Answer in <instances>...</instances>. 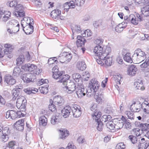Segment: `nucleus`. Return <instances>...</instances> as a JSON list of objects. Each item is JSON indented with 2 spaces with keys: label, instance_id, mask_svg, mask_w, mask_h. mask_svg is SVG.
Wrapping results in <instances>:
<instances>
[{
  "label": "nucleus",
  "instance_id": "59",
  "mask_svg": "<svg viewBox=\"0 0 149 149\" xmlns=\"http://www.w3.org/2000/svg\"><path fill=\"white\" fill-rule=\"evenodd\" d=\"M17 5H18L17 2L15 0L12 1L9 3L10 6L12 7H14L15 9V6H16Z\"/></svg>",
  "mask_w": 149,
  "mask_h": 149
},
{
  "label": "nucleus",
  "instance_id": "53",
  "mask_svg": "<svg viewBox=\"0 0 149 149\" xmlns=\"http://www.w3.org/2000/svg\"><path fill=\"white\" fill-rule=\"evenodd\" d=\"M85 1V0H75V5H76L77 6H81L84 4Z\"/></svg>",
  "mask_w": 149,
  "mask_h": 149
},
{
  "label": "nucleus",
  "instance_id": "2",
  "mask_svg": "<svg viewBox=\"0 0 149 149\" xmlns=\"http://www.w3.org/2000/svg\"><path fill=\"white\" fill-rule=\"evenodd\" d=\"M26 104V100L24 96H20V97L17 98L16 106L18 109H20V112L22 113V112L25 111Z\"/></svg>",
  "mask_w": 149,
  "mask_h": 149
},
{
  "label": "nucleus",
  "instance_id": "51",
  "mask_svg": "<svg viewBox=\"0 0 149 149\" xmlns=\"http://www.w3.org/2000/svg\"><path fill=\"white\" fill-rule=\"evenodd\" d=\"M125 148V146L123 143H119L116 146L115 149H124Z\"/></svg>",
  "mask_w": 149,
  "mask_h": 149
},
{
  "label": "nucleus",
  "instance_id": "45",
  "mask_svg": "<svg viewBox=\"0 0 149 149\" xmlns=\"http://www.w3.org/2000/svg\"><path fill=\"white\" fill-rule=\"evenodd\" d=\"M104 112L110 114L112 113L114 111L113 107L110 106H108L104 109Z\"/></svg>",
  "mask_w": 149,
  "mask_h": 149
},
{
  "label": "nucleus",
  "instance_id": "14",
  "mask_svg": "<svg viewBox=\"0 0 149 149\" xmlns=\"http://www.w3.org/2000/svg\"><path fill=\"white\" fill-rule=\"evenodd\" d=\"M75 7L74 2L73 1L66 2L63 6L64 10L67 12L69 10V9L74 8Z\"/></svg>",
  "mask_w": 149,
  "mask_h": 149
},
{
  "label": "nucleus",
  "instance_id": "40",
  "mask_svg": "<svg viewBox=\"0 0 149 149\" xmlns=\"http://www.w3.org/2000/svg\"><path fill=\"white\" fill-rule=\"evenodd\" d=\"M4 47L6 49L4 50V53L5 54H10L12 50L13 49L12 47L10 46V45H8L6 44L4 45Z\"/></svg>",
  "mask_w": 149,
  "mask_h": 149
},
{
  "label": "nucleus",
  "instance_id": "15",
  "mask_svg": "<svg viewBox=\"0 0 149 149\" xmlns=\"http://www.w3.org/2000/svg\"><path fill=\"white\" fill-rule=\"evenodd\" d=\"M37 66L32 64L28 63L26 64L22 67V69L26 71H32L36 70Z\"/></svg>",
  "mask_w": 149,
  "mask_h": 149
},
{
  "label": "nucleus",
  "instance_id": "6",
  "mask_svg": "<svg viewBox=\"0 0 149 149\" xmlns=\"http://www.w3.org/2000/svg\"><path fill=\"white\" fill-rule=\"evenodd\" d=\"M76 90V92L78 97L80 98L85 96L86 93H89V89L85 90L83 86L82 85H78Z\"/></svg>",
  "mask_w": 149,
  "mask_h": 149
},
{
  "label": "nucleus",
  "instance_id": "23",
  "mask_svg": "<svg viewBox=\"0 0 149 149\" xmlns=\"http://www.w3.org/2000/svg\"><path fill=\"white\" fill-rule=\"evenodd\" d=\"M10 27H13V33H15L18 32L19 30V24H17V21L13 20L10 23Z\"/></svg>",
  "mask_w": 149,
  "mask_h": 149
},
{
  "label": "nucleus",
  "instance_id": "48",
  "mask_svg": "<svg viewBox=\"0 0 149 149\" xmlns=\"http://www.w3.org/2000/svg\"><path fill=\"white\" fill-rule=\"evenodd\" d=\"M72 31L73 34H74L76 32L78 33H80L81 30L80 28V26L77 25H75V27L73 29L72 28Z\"/></svg>",
  "mask_w": 149,
  "mask_h": 149
},
{
  "label": "nucleus",
  "instance_id": "26",
  "mask_svg": "<svg viewBox=\"0 0 149 149\" xmlns=\"http://www.w3.org/2000/svg\"><path fill=\"white\" fill-rule=\"evenodd\" d=\"M23 149L21 148L18 147L16 143L14 141H11L8 143L6 148L5 149Z\"/></svg>",
  "mask_w": 149,
  "mask_h": 149
},
{
  "label": "nucleus",
  "instance_id": "12",
  "mask_svg": "<svg viewBox=\"0 0 149 149\" xmlns=\"http://www.w3.org/2000/svg\"><path fill=\"white\" fill-rule=\"evenodd\" d=\"M61 58L63 59L62 61H61L62 63H67L71 60L72 55L71 54L66 52H63L62 53Z\"/></svg>",
  "mask_w": 149,
  "mask_h": 149
},
{
  "label": "nucleus",
  "instance_id": "30",
  "mask_svg": "<svg viewBox=\"0 0 149 149\" xmlns=\"http://www.w3.org/2000/svg\"><path fill=\"white\" fill-rule=\"evenodd\" d=\"M28 29L26 28L25 29L26 30L24 29H23V31L25 32L26 35H29L31 34L33 31L34 27L32 25V23L31 22L29 23Z\"/></svg>",
  "mask_w": 149,
  "mask_h": 149
},
{
  "label": "nucleus",
  "instance_id": "39",
  "mask_svg": "<svg viewBox=\"0 0 149 149\" xmlns=\"http://www.w3.org/2000/svg\"><path fill=\"white\" fill-rule=\"evenodd\" d=\"M96 106V104H93L91 108V110L94 112L93 114H92L93 118H94V117L95 116L94 114L95 113L97 114V115L98 114L101 115V113L98 111Z\"/></svg>",
  "mask_w": 149,
  "mask_h": 149
},
{
  "label": "nucleus",
  "instance_id": "11",
  "mask_svg": "<svg viewBox=\"0 0 149 149\" xmlns=\"http://www.w3.org/2000/svg\"><path fill=\"white\" fill-rule=\"evenodd\" d=\"M94 115L95 116H94V118L93 119L95 120L97 124V129L99 131H101L102 130L103 123L100 119L101 115L100 114L97 115V114L96 113L94 114Z\"/></svg>",
  "mask_w": 149,
  "mask_h": 149
},
{
  "label": "nucleus",
  "instance_id": "33",
  "mask_svg": "<svg viewBox=\"0 0 149 149\" xmlns=\"http://www.w3.org/2000/svg\"><path fill=\"white\" fill-rule=\"evenodd\" d=\"M60 134L59 137L60 139H64L66 137H67L69 135V132L67 131H65V130H59Z\"/></svg>",
  "mask_w": 149,
  "mask_h": 149
},
{
  "label": "nucleus",
  "instance_id": "54",
  "mask_svg": "<svg viewBox=\"0 0 149 149\" xmlns=\"http://www.w3.org/2000/svg\"><path fill=\"white\" fill-rule=\"evenodd\" d=\"M15 14L17 17H24L25 16V13L24 10L20 11H15Z\"/></svg>",
  "mask_w": 149,
  "mask_h": 149
},
{
  "label": "nucleus",
  "instance_id": "64",
  "mask_svg": "<svg viewBox=\"0 0 149 149\" xmlns=\"http://www.w3.org/2000/svg\"><path fill=\"white\" fill-rule=\"evenodd\" d=\"M144 52L142 51L141 49L139 48L137 49L134 52V53L132 56V57L136 56H137V55H139V53H142V52Z\"/></svg>",
  "mask_w": 149,
  "mask_h": 149
},
{
  "label": "nucleus",
  "instance_id": "62",
  "mask_svg": "<svg viewBox=\"0 0 149 149\" xmlns=\"http://www.w3.org/2000/svg\"><path fill=\"white\" fill-rule=\"evenodd\" d=\"M48 82V80L47 79H42L38 81V84L40 86L44 84H47Z\"/></svg>",
  "mask_w": 149,
  "mask_h": 149
},
{
  "label": "nucleus",
  "instance_id": "25",
  "mask_svg": "<svg viewBox=\"0 0 149 149\" xmlns=\"http://www.w3.org/2000/svg\"><path fill=\"white\" fill-rule=\"evenodd\" d=\"M77 40L76 42V45L78 47H82L84 45L86 40L85 38L81 36H78L77 37Z\"/></svg>",
  "mask_w": 149,
  "mask_h": 149
},
{
  "label": "nucleus",
  "instance_id": "4",
  "mask_svg": "<svg viewBox=\"0 0 149 149\" xmlns=\"http://www.w3.org/2000/svg\"><path fill=\"white\" fill-rule=\"evenodd\" d=\"M21 79L24 82L26 83L34 82L36 81V75L30 72H28L23 74L21 77Z\"/></svg>",
  "mask_w": 149,
  "mask_h": 149
},
{
  "label": "nucleus",
  "instance_id": "58",
  "mask_svg": "<svg viewBox=\"0 0 149 149\" xmlns=\"http://www.w3.org/2000/svg\"><path fill=\"white\" fill-rule=\"evenodd\" d=\"M2 134L8 135L10 133V131L9 130L8 127H5L2 131Z\"/></svg>",
  "mask_w": 149,
  "mask_h": 149
},
{
  "label": "nucleus",
  "instance_id": "19",
  "mask_svg": "<svg viewBox=\"0 0 149 149\" xmlns=\"http://www.w3.org/2000/svg\"><path fill=\"white\" fill-rule=\"evenodd\" d=\"M146 58V54L144 52L139 53V55H137L136 56L132 57L133 60L136 61L140 62L143 61Z\"/></svg>",
  "mask_w": 149,
  "mask_h": 149
},
{
  "label": "nucleus",
  "instance_id": "47",
  "mask_svg": "<svg viewBox=\"0 0 149 149\" xmlns=\"http://www.w3.org/2000/svg\"><path fill=\"white\" fill-rule=\"evenodd\" d=\"M140 144L138 145L139 148H143L144 149L145 148L148 149V146H149L148 143H147L146 142L145 143L144 142H143V143H140Z\"/></svg>",
  "mask_w": 149,
  "mask_h": 149
},
{
  "label": "nucleus",
  "instance_id": "9",
  "mask_svg": "<svg viewBox=\"0 0 149 149\" xmlns=\"http://www.w3.org/2000/svg\"><path fill=\"white\" fill-rule=\"evenodd\" d=\"M91 84L88 87L89 93L93 92V93H96L99 88V84L98 82L95 80L92 79L91 81Z\"/></svg>",
  "mask_w": 149,
  "mask_h": 149
},
{
  "label": "nucleus",
  "instance_id": "28",
  "mask_svg": "<svg viewBox=\"0 0 149 149\" xmlns=\"http://www.w3.org/2000/svg\"><path fill=\"white\" fill-rule=\"evenodd\" d=\"M137 125L141 129L142 131H147L149 130V124L139 123Z\"/></svg>",
  "mask_w": 149,
  "mask_h": 149
},
{
  "label": "nucleus",
  "instance_id": "1",
  "mask_svg": "<svg viewBox=\"0 0 149 149\" xmlns=\"http://www.w3.org/2000/svg\"><path fill=\"white\" fill-rule=\"evenodd\" d=\"M69 78H66L65 76L62 77V79L58 81L62 83L64 86H65V89L66 91L69 93H72L77 89L76 85L72 81L69 82L68 83Z\"/></svg>",
  "mask_w": 149,
  "mask_h": 149
},
{
  "label": "nucleus",
  "instance_id": "50",
  "mask_svg": "<svg viewBox=\"0 0 149 149\" xmlns=\"http://www.w3.org/2000/svg\"><path fill=\"white\" fill-rule=\"evenodd\" d=\"M129 139L133 144L136 143L137 141V139L136 137L133 135H130L129 136Z\"/></svg>",
  "mask_w": 149,
  "mask_h": 149
},
{
  "label": "nucleus",
  "instance_id": "13",
  "mask_svg": "<svg viewBox=\"0 0 149 149\" xmlns=\"http://www.w3.org/2000/svg\"><path fill=\"white\" fill-rule=\"evenodd\" d=\"M103 48L100 45H98L95 47L94 49V52L96 54L97 56H98V59H102L100 57L102 56L103 52H102Z\"/></svg>",
  "mask_w": 149,
  "mask_h": 149
},
{
  "label": "nucleus",
  "instance_id": "35",
  "mask_svg": "<svg viewBox=\"0 0 149 149\" xmlns=\"http://www.w3.org/2000/svg\"><path fill=\"white\" fill-rule=\"evenodd\" d=\"M39 121L40 125L45 126L47 124V119L44 116H42L40 117Z\"/></svg>",
  "mask_w": 149,
  "mask_h": 149
},
{
  "label": "nucleus",
  "instance_id": "16",
  "mask_svg": "<svg viewBox=\"0 0 149 149\" xmlns=\"http://www.w3.org/2000/svg\"><path fill=\"white\" fill-rule=\"evenodd\" d=\"M24 120L22 119L18 120L14 124L15 127L17 130L22 131L24 129Z\"/></svg>",
  "mask_w": 149,
  "mask_h": 149
},
{
  "label": "nucleus",
  "instance_id": "43",
  "mask_svg": "<svg viewBox=\"0 0 149 149\" xmlns=\"http://www.w3.org/2000/svg\"><path fill=\"white\" fill-rule=\"evenodd\" d=\"M96 95H94V97L95 99H96V101L97 102L100 103L102 102V99L103 98V95L102 94H99L97 93H95Z\"/></svg>",
  "mask_w": 149,
  "mask_h": 149
},
{
  "label": "nucleus",
  "instance_id": "46",
  "mask_svg": "<svg viewBox=\"0 0 149 149\" xmlns=\"http://www.w3.org/2000/svg\"><path fill=\"white\" fill-rule=\"evenodd\" d=\"M72 77L77 82H79V80L81 79V75L77 73H75L73 74Z\"/></svg>",
  "mask_w": 149,
  "mask_h": 149
},
{
  "label": "nucleus",
  "instance_id": "7",
  "mask_svg": "<svg viewBox=\"0 0 149 149\" xmlns=\"http://www.w3.org/2000/svg\"><path fill=\"white\" fill-rule=\"evenodd\" d=\"M146 104L143 102L141 104L139 101L134 102L130 106V109L132 111H134L136 110V111L139 112L141 109L144 107V105H146Z\"/></svg>",
  "mask_w": 149,
  "mask_h": 149
},
{
  "label": "nucleus",
  "instance_id": "3",
  "mask_svg": "<svg viewBox=\"0 0 149 149\" xmlns=\"http://www.w3.org/2000/svg\"><path fill=\"white\" fill-rule=\"evenodd\" d=\"M20 114H21L22 116H24V115L25 114L21 113L19 111L11 110H8L6 112L5 116L7 119H8L9 120L10 119L14 120L17 118L20 117L21 116Z\"/></svg>",
  "mask_w": 149,
  "mask_h": 149
},
{
  "label": "nucleus",
  "instance_id": "44",
  "mask_svg": "<svg viewBox=\"0 0 149 149\" xmlns=\"http://www.w3.org/2000/svg\"><path fill=\"white\" fill-rule=\"evenodd\" d=\"M114 124V123L113 121H108L106 123V126L107 128L109 129L110 130H113L114 128L115 129V126Z\"/></svg>",
  "mask_w": 149,
  "mask_h": 149
},
{
  "label": "nucleus",
  "instance_id": "56",
  "mask_svg": "<svg viewBox=\"0 0 149 149\" xmlns=\"http://www.w3.org/2000/svg\"><path fill=\"white\" fill-rule=\"evenodd\" d=\"M15 11H21L24 10V8L22 5L18 4L15 6Z\"/></svg>",
  "mask_w": 149,
  "mask_h": 149
},
{
  "label": "nucleus",
  "instance_id": "60",
  "mask_svg": "<svg viewBox=\"0 0 149 149\" xmlns=\"http://www.w3.org/2000/svg\"><path fill=\"white\" fill-rule=\"evenodd\" d=\"M48 108L49 110L52 112H55L56 110V106L53 104L51 103V104H49Z\"/></svg>",
  "mask_w": 149,
  "mask_h": 149
},
{
  "label": "nucleus",
  "instance_id": "61",
  "mask_svg": "<svg viewBox=\"0 0 149 149\" xmlns=\"http://www.w3.org/2000/svg\"><path fill=\"white\" fill-rule=\"evenodd\" d=\"M40 92L43 94H46L48 92V89L47 87H41L40 89Z\"/></svg>",
  "mask_w": 149,
  "mask_h": 149
},
{
  "label": "nucleus",
  "instance_id": "41",
  "mask_svg": "<svg viewBox=\"0 0 149 149\" xmlns=\"http://www.w3.org/2000/svg\"><path fill=\"white\" fill-rule=\"evenodd\" d=\"M123 59L126 62L130 63H132V60H133L132 58V56L131 57L130 53L124 56Z\"/></svg>",
  "mask_w": 149,
  "mask_h": 149
},
{
  "label": "nucleus",
  "instance_id": "18",
  "mask_svg": "<svg viewBox=\"0 0 149 149\" xmlns=\"http://www.w3.org/2000/svg\"><path fill=\"white\" fill-rule=\"evenodd\" d=\"M142 80L141 79H138L135 82L134 84V88L137 90H140L141 91L144 90L145 88L143 85Z\"/></svg>",
  "mask_w": 149,
  "mask_h": 149
},
{
  "label": "nucleus",
  "instance_id": "36",
  "mask_svg": "<svg viewBox=\"0 0 149 149\" xmlns=\"http://www.w3.org/2000/svg\"><path fill=\"white\" fill-rule=\"evenodd\" d=\"M114 124L115 125V129L117 130L122 128L124 124L122 120H119L116 121L115 123Z\"/></svg>",
  "mask_w": 149,
  "mask_h": 149
},
{
  "label": "nucleus",
  "instance_id": "32",
  "mask_svg": "<svg viewBox=\"0 0 149 149\" xmlns=\"http://www.w3.org/2000/svg\"><path fill=\"white\" fill-rule=\"evenodd\" d=\"M22 74V71L21 70L19 67L16 66L13 69V75L15 76L18 77Z\"/></svg>",
  "mask_w": 149,
  "mask_h": 149
},
{
  "label": "nucleus",
  "instance_id": "34",
  "mask_svg": "<svg viewBox=\"0 0 149 149\" xmlns=\"http://www.w3.org/2000/svg\"><path fill=\"white\" fill-rule=\"evenodd\" d=\"M111 49L109 46H106L105 50L103 52L102 56H101L102 58H104L106 56H109L111 52Z\"/></svg>",
  "mask_w": 149,
  "mask_h": 149
},
{
  "label": "nucleus",
  "instance_id": "27",
  "mask_svg": "<svg viewBox=\"0 0 149 149\" xmlns=\"http://www.w3.org/2000/svg\"><path fill=\"white\" fill-rule=\"evenodd\" d=\"M13 97L12 100H15L18 98L20 97V96H22L21 95V92H20V90L18 89H16L15 88L13 89L12 91Z\"/></svg>",
  "mask_w": 149,
  "mask_h": 149
},
{
  "label": "nucleus",
  "instance_id": "10",
  "mask_svg": "<svg viewBox=\"0 0 149 149\" xmlns=\"http://www.w3.org/2000/svg\"><path fill=\"white\" fill-rule=\"evenodd\" d=\"M72 111L73 116L75 118H78L80 116L81 114V108L78 105H74L72 107Z\"/></svg>",
  "mask_w": 149,
  "mask_h": 149
},
{
  "label": "nucleus",
  "instance_id": "63",
  "mask_svg": "<svg viewBox=\"0 0 149 149\" xmlns=\"http://www.w3.org/2000/svg\"><path fill=\"white\" fill-rule=\"evenodd\" d=\"M77 141L79 143H83L86 142V140L83 137L81 136L78 138Z\"/></svg>",
  "mask_w": 149,
  "mask_h": 149
},
{
  "label": "nucleus",
  "instance_id": "49",
  "mask_svg": "<svg viewBox=\"0 0 149 149\" xmlns=\"http://www.w3.org/2000/svg\"><path fill=\"white\" fill-rule=\"evenodd\" d=\"M141 68H146L149 66V59H147L145 62L140 65Z\"/></svg>",
  "mask_w": 149,
  "mask_h": 149
},
{
  "label": "nucleus",
  "instance_id": "8",
  "mask_svg": "<svg viewBox=\"0 0 149 149\" xmlns=\"http://www.w3.org/2000/svg\"><path fill=\"white\" fill-rule=\"evenodd\" d=\"M52 71L53 73V77L56 79H59V80L62 79V77H65V76H63V71L59 72L58 71V67L57 66H55L52 69Z\"/></svg>",
  "mask_w": 149,
  "mask_h": 149
},
{
  "label": "nucleus",
  "instance_id": "17",
  "mask_svg": "<svg viewBox=\"0 0 149 149\" xmlns=\"http://www.w3.org/2000/svg\"><path fill=\"white\" fill-rule=\"evenodd\" d=\"M61 116L59 114H57L55 116H52L50 120L51 123L53 125L57 124L61 120Z\"/></svg>",
  "mask_w": 149,
  "mask_h": 149
},
{
  "label": "nucleus",
  "instance_id": "52",
  "mask_svg": "<svg viewBox=\"0 0 149 149\" xmlns=\"http://www.w3.org/2000/svg\"><path fill=\"white\" fill-rule=\"evenodd\" d=\"M102 121L104 122L110 121L109 120L111 118V117L110 115H104L102 116Z\"/></svg>",
  "mask_w": 149,
  "mask_h": 149
},
{
  "label": "nucleus",
  "instance_id": "22",
  "mask_svg": "<svg viewBox=\"0 0 149 149\" xmlns=\"http://www.w3.org/2000/svg\"><path fill=\"white\" fill-rule=\"evenodd\" d=\"M4 81L7 84L10 85H14L16 82V81L13 77L9 75H6L5 77Z\"/></svg>",
  "mask_w": 149,
  "mask_h": 149
},
{
  "label": "nucleus",
  "instance_id": "57",
  "mask_svg": "<svg viewBox=\"0 0 149 149\" xmlns=\"http://www.w3.org/2000/svg\"><path fill=\"white\" fill-rule=\"evenodd\" d=\"M93 24V26L95 28H97L101 25V21L99 20L94 22Z\"/></svg>",
  "mask_w": 149,
  "mask_h": 149
},
{
  "label": "nucleus",
  "instance_id": "29",
  "mask_svg": "<svg viewBox=\"0 0 149 149\" xmlns=\"http://www.w3.org/2000/svg\"><path fill=\"white\" fill-rule=\"evenodd\" d=\"M141 12L142 14L144 16H149V5H146L145 6L141 8Z\"/></svg>",
  "mask_w": 149,
  "mask_h": 149
},
{
  "label": "nucleus",
  "instance_id": "37",
  "mask_svg": "<svg viewBox=\"0 0 149 149\" xmlns=\"http://www.w3.org/2000/svg\"><path fill=\"white\" fill-rule=\"evenodd\" d=\"M25 60L24 56L23 55H21L17 58V66L20 65L24 62Z\"/></svg>",
  "mask_w": 149,
  "mask_h": 149
},
{
  "label": "nucleus",
  "instance_id": "31",
  "mask_svg": "<svg viewBox=\"0 0 149 149\" xmlns=\"http://www.w3.org/2000/svg\"><path fill=\"white\" fill-rule=\"evenodd\" d=\"M61 14V11L58 9L53 10L50 13L51 16L56 19V17L58 18L59 16Z\"/></svg>",
  "mask_w": 149,
  "mask_h": 149
},
{
  "label": "nucleus",
  "instance_id": "38",
  "mask_svg": "<svg viewBox=\"0 0 149 149\" xmlns=\"http://www.w3.org/2000/svg\"><path fill=\"white\" fill-rule=\"evenodd\" d=\"M77 67L79 70L83 71L86 69V65L84 62H78L77 63Z\"/></svg>",
  "mask_w": 149,
  "mask_h": 149
},
{
  "label": "nucleus",
  "instance_id": "21",
  "mask_svg": "<svg viewBox=\"0 0 149 149\" xmlns=\"http://www.w3.org/2000/svg\"><path fill=\"white\" fill-rule=\"evenodd\" d=\"M72 111L70 107H66L61 110V114L64 118H67L69 116Z\"/></svg>",
  "mask_w": 149,
  "mask_h": 149
},
{
  "label": "nucleus",
  "instance_id": "24",
  "mask_svg": "<svg viewBox=\"0 0 149 149\" xmlns=\"http://www.w3.org/2000/svg\"><path fill=\"white\" fill-rule=\"evenodd\" d=\"M137 68L134 65H130L127 69V74L130 75H134L136 74Z\"/></svg>",
  "mask_w": 149,
  "mask_h": 149
},
{
  "label": "nucleus",
  "instance_id": "42",
  "mask_svg": "<svg viewBox=\"0 0 149 149\" xmlns=\"http://www.w3.org/2000/svg\"><path fill=\"white\" fill-rule=\"evenodd\" d=\"M123 22L121 24H119L118 26H116L115 28V31L118 33H120L122 31L123 29L125 28V26H123Z\"/></svg>",
  "mask_w": 149,
  "mask_h": 149
},
{
  "label": "nucleus",
  "instance_id": "5",
  "mask_svg": "<svg viewBox=\"0 0 149 149\" xmlns=\"http://www.w3.org/2000/svg\"><path fill=\"white\" fill-rule=\"evenodd\" d=\"M103 59H96V61L99 64L102 65L105 64L107 66H111L112 63V58L111 56H106Z\"/></svg>",
  "mask_w": 149,
  "mask_h": 149
},
{
  "label": "nucleus",
  "instance_id": "55",
  "mask_svg": "<svg viewBox=\"0 0 149 149\" xmlns=\"http://www.w3.org/2000/svg\"><path fill=\"white\" fill-rule=\"evenodd\" d=\"M92 33L91 31L89 29L85 30L84 31V33H82V36L83 37H89L91 36L92 35Z\"/></svg>",
  "mask_w": 149,
  "mask_h": 149
},
{
  "label": "nucleus",
  "instance_id": "20",
  "mask_svg": "<svg viewBox=\"0 0 149 149\" xmlns=\"http://www.w3.org/2000/svg\"><path fill=\"white\" fill-rule=\"evenodd\" d=\"M54 102L55 104L60 106L63 105L64 102L63 98L59 95L56 96L54 97Z\"/></svg>",
  "mask_w": 149,
  "mask_h": 149
}]
</instances>
